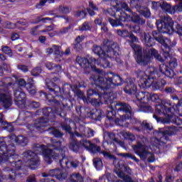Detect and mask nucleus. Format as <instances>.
I'll return each mask as SVG.
<instances>
[{
    "label": "nucleus",
    "mask_w": 182,
    "mask_h": 182,
    "mask_svg": "<svg viewBox=\"0 0 182 182\" xmlns=\"http://www.w3.org/2000/svg\"><path fill=\"white\" fill-rule=\"evenodd\" d=\"M118 156H120L121 157H124V159H132V160H134V161L137 164H139V161H140V160H139V159H137L136 156H134L132 153H120L118 154Z\"/></svg>",
    "instance_id": "7c9ffc66"
},
{
    "label": "nucleus",
    "mask_w": 182,
    "mask_h": 182,
    "mask_svg": "<svg viewBox=\"0 0 182 182\" xmlns=\"http://www.w3.org/2000/svg\"><path fill=\"white\" fill-rule=\"evenodd\" d=\"M3 27L6 28V29H15L16 28V23H12L10 21H6L2 23Z\"/></svg>",
    "instance_id": "49530a36"
},
{
    "label": "nucleus",
    "mask_w": 182,
    "mask_h": 182,
    "mask_svg": "<svg viewBox=\"0 0 182 182\" xmlns=\"http://www.w3.org/2000/svg\"><path fill=\"white\" fill-rule=\"evenodd\" d=\"M34 154L38 156V154H43L44 160L46 163L48 164H50L52 163L53 159H56L58 157L57 155H53V152L52 149H48L45 145L37 144L33 146Z\"/></svg>",
    "instance_id": "6e6552de"
},
{
    "label": "nucleus",
    "mask_w": 182,
    "mask_h": 182,
    "mask_svg": "<svg viewBox=\"0 0 182 182\" xmlns=\"http://www.w3.org/2000/svg\"><path fill=\"white\" fill-rule=\"evenodd\" d=\"M127 42L129 43L130 46L134 51L135 55H136L137 63L139 65H149L151 58L150 55H146V53H144V55H141L142 51L140 46L132 43L129 40H127Z\"/></svg>",
    "instance_id": "1a4fd4ad"
},
{
    "label": "nucleus",
    "mask_w": 182,
    "mask_h": 182,
    "mask_svg": "<svg viewBox=\"0 0 182 182\" xmlns=\"http://www.w3.org/2000/svg\"><path fill=\"white\" fill-rule=\"evenodd\" d=\"M92 29V25L89 23V22H85L82 25L81 27H80V31H90Z\"/></svg>",
    "instance_id": "603ef678"
},
{
    "label": "nucleus",
    "mask_w": 182,
    "mask_h": 182,
    "mask_svg": "<svg viewBox=\"0 0 182 182\" xmlns=\"http://www.w3.org/2000/svg\"><path fill=\"white\" fill-rule=\"evenodd\" d=\"M93 163L97 170H100V168L103 167V162H102V159H100V158H95L93 159Z\"/></svg>",
    "instance_id": "4c0bfd02"
},
{
    "label": "nucleus",
    "mask_w": 182,
    "mask_h": 182,
    "mask_svg": "<svg viewBox=\"0 0 182 182\" xmlns=\"http://www.w3.org/2000/svg\"><path fill=\"white\" fill-rule=\"evenodd\" d=\"M117 33H118L119 36H122V38H129L130 35L132 34L129 33V31L127 30H117Z\"/></svg>",
    "instance_id": "a18cd8bd"
},
{
    "label": "nucleus",
    "mask_w": 182,
    "mask_h": 182,
    "mask_svg": "<svg viewBox=\"0 0 182 182\" xmlns=\"http://www.w3.org/2000/svg\"><path fill=\"white\" fill-rule=\"evenodd\" d=\"M53 49L55 55H57L58 58H62L63 56V51L60 50V46L54 45L53 46Z\"/></svg>",
    "instance_id": "58836bf2"
},
{
    "label": "nucleus",
    "mask_w": 182,
    "mask_h": 182,
    "mask_svg": "<svg viewBox=\"0 0 182 182\" xmlns=\"http://www.w3.org/2000/svg\"><path fill=\"white\" fill-rule=\"evenodd\" d=\"M142 16H144V18H150L151 16V13L150 12V10L145 9L144 11L141 12Z\"/></svg>",
    "instance_id": "e2e57ef3"
},
{
    "label": "nucleus",
    "mask_w": 182,
    "mask_h": 182,
    "mask_svg": "<svg viewBox=\"0 0 182 182\" xmlns=\"http://www.w3.org/2000/svg\"><path fill=\"white\" fill-rule=\"evenodd\" d=\"M12 91L11 82L6 84L0 81V102L4 109H9L12 106Z\"/></svg>",
    "instance_id": "39448f33"
},
{
    "label": "nucleus",
    "mask_w": 182,
    "mask_h": 182,
    "mask_svg": "<svg viewBox=\"0 0 182 182\" xmlns=\"http://www.w3.org/2000/svg\"><path fill=\"white\" fill-rule=\"evenodd\" d=\"M23 160L27 163V166H29L30 168L34 170L38 166H39V158L35 152L32 151H27L23 154Z\"/></svg>",
    "instance_id": "2eb2a0df"
},
{
    "label": "nucleus",
    "mask_w": 182,
    "mask_h": 182,
    "mask_svg": "<svg viewBox=\"0 0 182 182\" xmlns=\"http://www.w3.org/2000/svg\"><path fill=\"white\" fill-rule=\"evenodd\" d=\"M166 182H173L174 181V176L171 174H167L165 178Z\"/></svg>",
    "instance_id": "774afa93"
},
{
    "label": "nucleus",
    "mask_w": 182,
    "mask_h": 182,
    "mask_svg": "<svg viewBox=\"0 0 182 182\" xmlns=\"http://www.w3.org/2000/svg\"><path fill=\"white\" fill-rule=\"evenodd\" d=\"M114 16L116 20L112 18L109 19V23L112 26H120V25H122V22H125L126 21V17H124L120 11H116Z\"/></svg>",
    "instance_id": "aec40b11"
},
{
    "label": "nucleus",
    "mask_w": 182,
    "mask_h": 182,
    "mask_svg": "<svg viewBox=\"0 0 182 182\" xmlns=\"http://www.w3.org/2000/svg\"><path fill=\"white\" fill-rule=\"evenodd\" d=\"M132 21L135 23H141V25L146 23V21H144L143 18H141L140 16L136 14L132 16Z\"/></svg>",
    "instance_id": "ea45409f"
},
{
    "label": "nucleus",
    "mask_w": 182,
    "mask_h": 182,
    "mask_svg": "<svg viewBox=\"0 0 182 182\" xmlns=\"http://www.w3.org/2000/svg\"><path fill=\"white\" fill-rule=\"evenodd\" d=\"M76 62L85 69V70H95L98 74H92L90 78V80L92 83H94L95 86L100 87L102 90H107V89H114L116 86H119L122 85V77L119 75H112V77L109 76V74H105L104 77L100 75L102 71L100 69L94 68L92 65H99L97 61H96V58H90V60L82 57H77Z\"/></svg>",
    "instance_id": "f257e3e1"
},
{
    "label": "nucleus",
    "mask_w": 182,
    "mask_h": 182,
    "mask_svg": "<svg viewBox=\"0 0 182 182\" xmlns=\"http://www.w3.org/2000/svg\"><path fill=\"white\" fill-rule=\"evenodd\" d=\"M2 52L6 55H9V56H12V50L9 48L8 46H4L2 48Z\"/></svg>",
    "instance_id": "680f3d73"
},
{
    "label": "nucleus",
    "mask_w": 182,
    "mask_h": 182,
    "mask_svg": "<svg viewBox=\"0 0 182 182\" xmlns=\"http://www.w3.org/2000/svg\"><path fill=\"white\" fill-rule=\"evenodd\" d=\"M69 148L70 149V150H73V151H75V152L79 151V142H77V141L73 140L70 143Z\"/></svg>",
    "instance_id": "e433bc0d"
},
{
    "label": "nucleus",
    "mask_w": 182,
    "mask_h": 182,
    "mask_svg": "<svg viewBox=\"0 0 182 182\" xmlns=\"http://www.w3.org/2000/svg\"><path fill=\"white\" fill-rule=\"evenodd\" d=\"M142 127L146 129V130H151L153 129V126L147 122V121H144L141 124Z\"/></svg>",
    "instance_id": "0e129e2a"
},
{
    "label": "nucleus",
    "mask_w": 182,
    "mask_h": 182,
    "mask_svg": "<svg viewBox=\"0 0 182 182\" xmlns=\"http://www.w3.org/2000/svg\"><path fill=\"white\" fill-rule=\"evenodd\" d=\"M178 132V128L175 126L165 127L163 131H159L158 136L160 139H163L166 134L168 136H173Z\"/></svg>",
    "instance_id": "6ab92c4d"
},
{
    "label": "nucleus",
    "mask_w": 182,
    "mask_h": 182,
    "mask_svg": "<svg viewBox=\"0 0 182 182\" xmlns=\"http://www.w3.org/2000/svg\"><path fill=\"white\" fill-rule=\"evenodd\" d=\"M0 123L3 126H5L4 129H9L10 127V130L12 131V127L9 126V124L6 122L4 121V114H0Z\"/></svg>",
    "instance_id": "864d4df0"
},
{
    "label": "nucleus",
    "mask_w": 182,
    "mask_h": 182,
    "mask_svg": "<svg viewBox=\"0 0 182 182\" xmlns=\"http://www.w3.org/2000/svg\"><path fill=\"white\" fill-rule=\"evenodd\" d=\"M47 87L50 90V95L59 96V93H62L60 87L52 82L47 83Z\"/></svg>",
    "instance_id": "393cba45"
},
{
    "label": "nucleus",
    "mask_w": 182,
    "mask_h": 182,
    "mask_svg": "<svg viewBox=\"0 0 182 182\" xmlns=\"http://www.w3.org/2000/svg\"><path fill=\"white\" fill-rule=\"evenodd\" d=\"M75 16L80 19H85V18H86V11H85V10L77 11L75 13Z\"/></svg>",
    "instance_id": "8fccbe9b"
},
{
    "label": "nucleus",
    "mask_w": 182,
    "mask_h": 182,
    "mask_svg": "<svg viewBox=\"0 0 182 182\" xmlns=\"http://www.w3.org/2000/svg\"><path fill=\"white\" fill-rule=\"evenodd\" d=\"M70 182H84L83 176L80 173H73L70 177Z\"/></svg>",
    "instance_id": "c756f323"
},
{
    "label": "nucleus",
    "mask_w": 182,
    "mask_h": 182,
    "mask_svg": "<svg viewBox=\"0 0 182 182\" xmlns=\"http://www.w3.org/2000/svg\"><path fill=\"white\" fill-rule=\"evenodd\" d=\"M144 41H145L146 46H148L149 48H150L151 46H153V43H151V38L150 37V35L145 33Z\"/></svg>",
    "instance_id": "de8ad7c7"
},
{
    "label": "nucleus",
    "mask_w": 182,
    "mask_h": 182,
    "mask_svg": "<svg viewBox=\"0 0 182 182\" xmlns=\"http://www.w3.org/2000/svg\"><path fill=\"white\" fill-rule=\"evenodd\" d=\"M161 8L163 11H165V12H170V11H171V6L166 2L162 3V4H161Z\"/></svg>",
    "instance_id": "6e6d98bb"
},
{
    "label": "nucleus",
    "mask_w": 182,
    "mask_h": 182,
    "mask_svg": "<svg viewBox=\"0 0 182 182\" xmlns=\"http://www.w3.org/2000/svg\"><path fill=\"white\" fill-rule=\"evenodd\" d=\"M156 80L157 79H151V82H152L151 86L154 90H159L160 89V84Z\"/></svg>",
    "instance_id": "5fc2aeb1"
},
{
    "label": "nucleus",
    "mask_w": 182,
    "mask_h": 182,
    "mask_svg": "<svg viewBox=\"0 0 182 182\" xmlns=\"http://www.w3.org/2000/svg\"><path fill=\"white\" fill-rule=\"evenodd\" d=\"M124 92L128 95H136L137 86L134 85V80H131L127 82V86L124 88Z\"/></svg>",
    "instance_id": "b1692460"
},
{
    "label": "nucleus",
    "mask_w": 182,
    "mask_h": 182,
    "mask_svg": "<svg viewBox=\"0 0 182 182\" xmlns=\"http://www.w3.org/2000/svg\"><path fill=\"white\" fill-rule=\"evenodd\" d=\"M114 139L113 134H110V132L104 133V140L107 144H112Z\"/></svg>",
    "instance_id": "72a5a7b5"
},
{
    "label": "nucleus",
    "mask_w": 182,
    "mask_h": 182,
    "mask_svg": "<svg viewBox=\"0 0 182 182\" xmlns=\"http://www.w3.org/2000/svg\"><path fill=\"white\" fill-rule=\"evenodd\" d=\"M146 159H148V161L149 163H153V161H154L155 159H154V155L151 153H150V151H148L147 154L145 156V160Z\"/></svg>",
    "instance_id": "052dcab7"
},
{
    "label": "nucleus",
    "mask_w": 182,
    "mask_h": 182,
    "mask_svg": "<svg viewBox=\"0 0 182 182\" xmlns=\"http://www.w3.org/2000/svg\"><path fill=\"white\" fill-rule=\"evenodd\" d=\"M69 29H70L69 27H65L60 31H57L56 33L57 35H65V33H68V32L69 31Z\"/></svg>",
    "instance_id": "69168bd1"
},
{
    "label": "nucleus",
    "mask_w": 182,
    "mask_h": 182,
    "mask_svg": "<svg viewBox=\"0 0 182 182\" xmlns=\"http://www.w3.org/2000/svg\"><path fill=\"white\" fill-rule=\"evenodd\" d=\"M14 96L15 104L18 107H25V103H26V95L22 90L21 87H17L14 90Z\"/></svg>",
    "instance_id": "dca6fc26"
},
{
    "label": "nucleus",
    "mask_w": 182,
    "mask_h": 182,
    "mask_svg": "<svg viewBox=\"0 0 182 182\" xmlns=\"http://www.w3.org/2000/svg\"><path fill=\"white\" fill-rule=\"evenodd\" d=\"M105 43V46L104 49H105V52L107 53L106 56L105 58H100V61L102 68H109L110 63L107 61V58H109L112 59L113 58L114 59V58H117L120 48L119 47V44L114 41H107Z\"/></svg>",
    "instance_id": "20e7f679"
},
{
    "label": "nucleus",
    "mask_w": 182,
    "mask_h": 182,
    "mask_svg": "<svg viewBox=\"0 0 182 182\" xmlns=\"http://www.w3.org/2000/svg\"><path fill=\"white\" fill-rule=\"evenodd\" d=\"M112 110H117V112H124L125 114L122 115L120 119L117 118L114 120L117 126H124V122L129 119L133 117V112H132V107L129 104L124 102H114L109 106Z\"/></svg>",
    "instance_id": "7ed1b4c3"
},
{
    "label": "nucleus",
    "mask_w": 182,
    "mask_h": 182,
    "mask_svg": "<svg viewBox=\"0 0 182 182\" xmlns=\"http://www.w3.org/2000/svg\"><path fill=\"white\" fill-rule=\"evenodd\" d=\"M160 97H159V95L157 94H150L149 96H148V102H157V100H159Z\"/></svg>",
    "instance_id": "3c124183"
},
{
    "label": "nucleus",
    "mask_w": 182,
    "mask_h": 182,
    "mask_svg": "<svg viewBox=\"0 0 182 182\" xmlns=\"http://www.w3.org/2000/svg\"><path fill=\"white\" fill-rule=\"evenodd\" d=\"M106 42H112V41L105 40L104 41V46L102 48L98 46H94L92 48V51L94 52V53L98 55L100 58H106L107 56L106 54L107 53L106 52V49H105V46H106Z\"/></svg>",
    "instance_id": "5701e85b"
},
{
    "label": "nucleus",
    "mask_w": 182,
    "mask_h": 182,
    "mask_svg": "<svg viewBox=\"0 0 182 182\" xmlns=\"http://www.w3.org/2000/svg\"><path fill=\"white\" fill-rule=\"evenodd\" d=\"M101 154H103L105 159H108L109 160H113V164L119 168V170H124L127 173H130V167H129L124 161H119L114 155L107 152L106 151H101Z\"/></svg>",
    "instance_id": "f8f14e48"
},
{
    "label": "nucleus",
    "mask_w": 182,
    "mask_h": 182,
    "mask_svg": "<svg viewBox=\"0 0 182 182\" xmlns=\"http://www.w3.org/2000/svg\"><path fill=\"white\" fill-rule=\"evenodd\" d=\"M58 11L60 12V14H69L72 11V9L70 7H68L66 6H59L58 9Z\"/></svg>",
    "instance_id": "c9c22d12"
},
{
    "label": "nucleus",
    "mask_w": 182,
    "mask_h": 182,
    "mask_svg": "<svg viewBox=\"0 0 182 182\" xmlns=\"http://www.w3.org/2000/svg\"><path fill=\"white\" fill-rule=\"evenodd\" d=\"M146 140L147 139L143 136V142L137 141L135 145L132 146L134 152L140 157L141 160H146V156H147V153L149 152V147L144 143Z\"/></svg>",
    "instance_id": "9b49d317"
},
{
    "label": "nucleus",
    "mask_w": 182,
    "mask_h": 182,
    "mask_svg": "<svg viewBox=\"0 0 182 182\" xmlns=\"http://www.w3.org/2000/svg\"><path fill=\"white\" fill-rule=\"evenodd\" d=\"M148 56H154V58H156L159 54V51L154 48H151L150 50H149L148 51ZM147 55V54H146ZM151 59V58H150V60Z\"/></svg>",
    "instance_id": "bf43d9fd"
},
{
    "label": "nucleus",
    "mask_w": 182,
    "mask_h": 182,
    "mask_svg": "<svg viewBox=\"0 0 182 182\" xmlns=\"http://www.w3.org/2000/svg\"><path fill=\"white\" fill-rule=\"evenodd\" d=\"M90 8L91 9H87V12L90 16H93L95 15V11H97V7L92 1H90Z\"/></svg>",
    "instance_id": "a19ab883"
},
{
    "label": "nucleus",
    "mask_w": 182,
    "mask_h": 182,
    "mask_svg": "<svg viewBox=\"0 0 182 182\" xmlns=\"http://www.w3.org/2000/svg\"><path fill=\"white\" fill-rule=\"evenodd\" d=\"M0 161L4 163L9 161V154L8 151V144L4 140L0 141Z\"/></svg>",
    "instance_id": "f3484780"
},
{
    "label": "nucleus",
    "mask_w": 182,
    "mask_h": 182,
    "mask_svg": "<svg viewBox=\"0 0 182 182\" xmlns=\"http://www.w3.org/2000/svg\"><path fill=\"white\" fill-rule=\"evenodd\" d=\"M48 124V119L45 118H41L38 121L37 124L34 127L36 130H39V129H42V127H45Z\"/></svg>",
    "instance_id": "473e14b6"
},
{
    "label": "nucleus",
    "mask_w": 182,
    "mask_h": 182,
    "mask_svg": "<svg viewBox=\"0 0 182 182\" xmlns=\"http://www.w3.org/2000/svg\"><path fill=\"white\" fill-rule=\"evenodd\" d=\"M149 96H150L149 92L141 91L138 92L136 99L141 102V103H146L149 102Z\"/></svg>",
    "instance_id": "bb28decb"
},
{
    "label": "nucleus",
    "mask_w": 182,
    "mask_h": 182,
    "mask_svg": "<svg viewBox=\"0 0 182 182\" xmlns=\"http://www.w3.org/2000/svg\"><path fill=\"white\" fill-rule=\"evenodd\" d=\"M81 144L85 149L89 150V149H90V146L92 145V142H90L89 140L84 139L81 141Z\"/></svg>",
    "instance_id": "13d9d810"
},
{
    "label": "nucleus",
    "mask_w": 182,
    "mask_h": 182,
    "mask_svg": "<svg viewBox=\"0 0 182 182\" xmlns=\"http://www.w3.org/2000/svg\"><path fill=\"white\" fill-rule=\"evenodd\" d=\"M50 133H51V134L55 137H62L63 136V134H62V132H60V131L58 130L56 128H50Z\"/></svg>",
    "instance_id": "c03bdc74"
},
{
    "label": "nucleus",
    "mask_w": 182,
    "mask_h": 182,
    "mask_svg": "<svg viewBox=\"0 0 182 182\" xmlns=\"http://www.w3.org/2000/svg\"><path fill=\"white\" fill-rule=\"evenodd\" d=\"M100 150H101L100 146H98L95 144H91V146L88 149V151H90L91 153H100Z\"/></svg>",
    "instance_id": "37998d69"
},
{
    "label": "nucleus",
    "mask_w": 182,
    "mask_h": 182,
    "mask_svg": "<svg viewBox=\"0 0 182 182\" xmlns=\"http://www.w3.org/2000/svg\"><path fill=\"white\" fill-rule=\"evenodd\" d=\"M155 41L161 43L164 48L162 49H170L171 46H174L173 43H171V41L161 35L158 37H155Z\"/></svg>",
    "instance_id": "412c9836"
},
{
    "label": "nucleus",
    "mask_w": 182,
    "mask_h": 182,
    "mask_svg": "<svg viewBox=\"0 0 182 182\" xmlns=\"http://www.w3.org/2000/svg\"><path fill=\"white\" fill-rule=\"evenodd\" d=\"M48 176L50 177H55L60 181L65 180L68 178V174L66 173L62 172L60 169H51L48 171Z\"/></svg>",
    "instance_id": "4be33fe9"
},
{
    "label": "nucleus",
    "mask_w": 182,
    "mask_h": 182,
    "mask_svg": "<svg viewBox=\"0 0 182 182\" xmlns=\"http://www.w3.org/2000/svg\"><path fill=\"white\" fill-rule=\"evenodd\" d=\"M169 66L171 69H175L176 66H178L177 64V60L176 58H173L170 62H169Z\"/></svg>",
    "instance_id": "338daca9"
},
{
    "label": "nucleus",
    "mask_w": 182,
    "mask_h": 182,
    "mask_svg": "<svg viewBox=\"0 0 182 182\" xmlns=\"http://www.w3.org/2000/svg\"><path fill=\"white\" fill-rule=\"evenodd\" d=\"M28 82L26 89L28 93L30 95H35L36 93V87H35V85L33 84V79L29 78Z\"/></svg>",
    "instance_id": "cd10ccee"
},
{
    "label": "nucleus",
    "mask_w": 182,
    "mask_h": 182,
    "mask_svg": "<svg viewBox=\"0 0 182 182\" xmlns=\"http://www.w3.org/2000/svg\"><path fill=\"white\" fill-rule=\"evenodd\" d=\"M52 144L48 145V147H53L54 149H51L53 151V156H57L55 158H53L55 160L60 159L65 156V144H63L60 141H56L55 139H51Z\"/></svg>",
    "instance_id": "4468645a"
},
{
    "label": "nucleus",
    "mask_w": 182,
    "mask_h": 182,
    "mask_svg": "<svg viewBox=\"0 0 182 182\" xmlns=\"http://www.w3.org/2000/svg\"><path fill=\"white\" fill-rule=\"evenodd\" d=\"M159 72L168 77H174V71L168 68V67L164 64H162L159 66Z\"/></svg>",
    "instance_id": "a878e982"
},
{
    "label": "nucleus",
    "mask_w": 182,
    "mask_h": 182,
    "mask_svg": "<svg viewBox=\"0 0 182 182\" xmlns=\"http://www.w3.org/2000/svg\"><path fill=\"white\" fill-rule=\"evenodd\" d=\"M5 141L9 151V163L11 168L6 167L4 168V171H9L7 178L11 181H14L16 177V173L14 171L20 170L22 167V161L19 159L18 154L15 153V143L20 146H26L29 140L23 135L16 136L15 134H11L5 138Z\"/></svg>",
    "instance_id": "f03ea898"
},
{
    "label": "nucleus",
    "mask_w": 182,
    "mask_h": 182,
    "mask_svg": "<svg viewBox=\"0 0 182 182\" xmlns=\"http://www.w3.org/2000/svg\"><path fill=\"white\" fill-rule=\"evenodd\" d=\"M155 112L156 114H154V118L156 119L158 123L161 122L163 124H168L173 117V115H171V107H168L167 105L163 104L156 106ZM157 114L165 116V118L159 117Z\"/></svg>",
    "instance_id": "423d86ee"
},
{
    "label": "nucleus",
    "mask_w": 182,
    "mask_h": 182,
    "mask_svg": "<svg viewBox=\"0 0 182 182\" xmlns=\"http://www.w3.org/2000/svg\"><path fill=\"white\" fill-rule=\"evenodd\" d=\"M42 73V69L40 67H36L31 70L32 76H39Z\"/></svg>",
    "instance_id": "4d7b16f0"
},
{
    "label": "nucleus",
    "mask_w": 182,
    "mask_h": 182,
    "mask_svg": "<svg viewBox=\"0 0 182 182\" xmlns=\"http://www.w3.org/2000/svg\"><path fill=\"white\" fill-rule=\"evenodd\" d=\"M95 131L90 128L84 129V137H93Z\"/></svg>",
    "instance_id": "79ce46f5"
},
{
    "label": "nucleus",
    "mask_w": 182,
    "mask_h": 182,
    "mask_svg": "<svg viewBox=\"0 0 182 182\" xmlns=\"http://www.w3.org/2000/svg\"><path fill=\"white\" fill-rule=\"evenodd\" d=\"M47 69L50 70H55V72H60L62 70V67L52 63H48L46 64Z\"/></svg>",
    "instance_id": "2f4dec72"
},
{
    "label": "nucleus",
    "mask_w": 182,
    "mask_h": 182,
    "mask_svg": "<svg viewBox=\"0 0 182 182\" xmlns=\"http://www.w3.org/2000/svg\"><path fill=\"white\" fill-rule=\"evenodd\" d=\"M101 154H103L105 159H108L109 160H113V164L119 168V170H124L127 173H130V167H129L124 161H119L114 155L107 152L106 151H101Z\"/></svg>",
    "instance_id": "ddd939ff"
},
{
    "label": "nucleus",
    "mask_w": 182,
    "mask_h": 182,
    "mask_svg": "<svg viewBox=\"0 0 182 182\" xmlns=\"http://www.w3.org/2000/svg\"><path fill=\"white\" fill-rule=\"evenodd\" d=\"M88 116L94 120H100V117H102V112L99 109H93L92 112L88 113Z\"/></svg>",
    "instance_id": "c85d7f7f"
},
{
    "label": "nucleus",
    "mask_w": 182,
    "mask_h": 182,
    "mask_svg": "<svg viewBox=\"0 0 182 182\" xmlns=\"http://www.w3.org/2000/svg\"><path fill=\"white\" fill-rule=\"evenodd\" d=\"M10 84H11V87H13L14 90H15L16 87H25V86H26V81H25V80L23 79H20L18 80L17 85L16 84L12 85V83H10Z\"/></svg>",
    "instance_id": "f704fd0d"
},
{
    "label": "nucleus",
    "mask_w": 182,
    "mask_h": 182,
    "mask_svg": "<svg viewBox=\"0 0 182 182\" xmlns=\"http://www.w3.org/2000/svg\"><path fill=\"white\" fill-rule=\"evenodd\" d=\"M173 25L174 22H173V20L170 17H164V20L156 21L158 31L162 33H170V32H173L174 31Z\"/></svg>",
    "instance_id": "9d476101"
},
{
    "label": "nucleus",
    "mask_w": 182,
    "mask_h": 182,
    "mask_svg": "<svg viewBox=\"0 0 182 182\" xmlns=\"http://www.w3.org/2000/svg\"><path fill=\"white\" fill-rule=\"evenodd\" d=\"M61 159H60V165L63 168H77L79 167L80 162L77 159L69 161L65 156Z\"/></svg>",
    "instance_id": "a211bd4d"
},
{
    "label": "nucleus",
    "mask_w": 182,
    "mask_h": 182,
    "mask_svg": "<svg viewBox=\"0 0 182 182\" xmlns=\"http://www.w3.org/2000/svg\"><path fill=\"white\" fill-rule=\"evenodd\" d=\"M111 5L117 9V12H119V11H120L122 3L119 0H114L111 2Z\"/></svg>",
    "instance_id": "09e8293b"
},
{
    "label": "nucleus",
    "mask_w": 182,
    "mask_h": 182,
    "mask_svg": "<svg viewBox=\"0 0 182 182\" xmlns=\"http://www.w3.org/2000/svg\"><path fill=\"white\" fill-rule=\"evenodd\" d=\"M146 73L149 74L148 76L141 77L138 85L141 89H146V87H150L151 86V79H159L160 77V74L157 73V70L153 67H149L146 69Z\"/></svg>",
    "instance_id": "0eeeda50"
}]
</instances>
